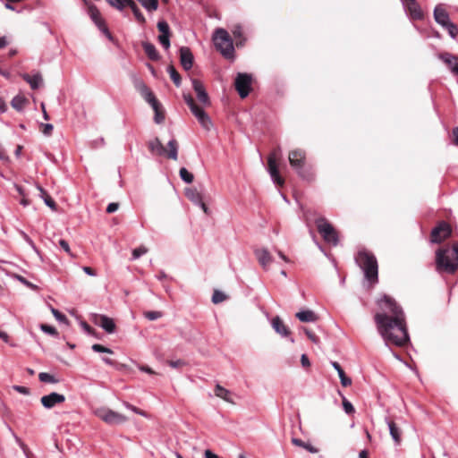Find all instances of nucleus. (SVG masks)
Wrapping results in <instances>:
<instances>
[{
  "mask_svg": "<svg viewBox=\"0 0 458 458\" xmlns=\"http://www.w3.org/2000/svg\"><path fill=\"white\" fill-rule=\"evenodd\" d=\"M183 99L191 111L198 106V105L195 103L193 98L190 94H183Z\"/></svg>",
  "mask_w": 458,
  "mask_h": 458,
  "instance_id": "48",
  "label": "nucleus"
},
{
  "mask_svg": "<svg viewBox=\"0 0 458 458\" xmlns=\"http://www.w3.org/2000/svg\"><path fill=\"white\" fill-rule=\"evenodd\" d=\"M51 311L57 321L68 324V319L64 314H63L62 312L54 308H52Z\"/></svg>",
  "mask_w": 458,
  "mask_h": 458,
  "instance_id": "43",
  "label": "nucleus"
},
{
  "mask_svg": "<svg viewBox=\"0 0 458 458\" xmlns=\"http://www.w3.org/2000/svg\"><path fill=\"white\" fill-rule=\"evenodd\" d=\"M83 271H84L87 275H89V276H96L95 271H94L91 267H83Z\"/></svg>",
  "mask_w": 458,
  "mask_h": 458,
  "instance_id": "59",
  "label": "nucleus"
},
{
  "mask_svg": "<svg viewBox=\"0 0 458 458\" xmlns=\"http://www.w3.org/2000/svg\"><path fill=\"white\" fill-rule=\"evenodd\" d=\"M403 6L412 20H421L423 13L416 0H403Z\"/></svg>",
  "mask_w": 458,
  "mask_h": 458,
  "instance_id": "19",
  "label": "nucleus"
},
{
  "mask_svg": "<svg viewBox=\"0 0 458 458\" xmlns=\"http://www.w3.org/2000/svg\"><path fill=\"white\" fill-rule=\"evenodd\" d=\"M134 87L148 103L156 98L152 91L142 80L135 79Z\"/></svg>",
  "mask_w": 458,
  "mask_h": 458,
  "instance_id": "23",
  "label": "nucleus"
},
{
  "mask_svg": "<svg viewBox=\"0 0 458 458\" xmlns=\"http://www.w3.org/2000/svg\"><path fill=\"white\" fill-rule=\"evenodd\" d=\"M272 327L277 334L284 337L290 334L288 327L284 324L279 317H276L272 319Z\"/></svg>",
  "mask_w": 458,
  "mask_h": 458,
  "instance_id": "28",
  "label": "nucleus"
},
{
  "mask_svg": "<svg viewBox=\"0 0 458 458\" xmlns=\"http://www.w3.org/2000/svg\"><path fill=\"white\" fill-rule=\"evenodd\" d=\"M216 48L227 59L233 58L234 47L229 33L222 28L216 29L213 37Z\"/></svg>",
  "mask_w": 458,
  "mask_h": 458,
  "instance_id": "4",
  "label": "nucleus"
},
{
  "mask_svg": "<svg viewBox=\"0 0 458 458\" xmlns=\"http://www.w3.org/2000/svg\"><path fill=\"white\" fill-rule=\"evenodd\" d=\"M142 6L148 12L156 11L158 7V0H145Z\"/></svg>",
  "mask_w": 458,
  "mask_h": 458,
  "instance_id": "41",
  "label": "nucleus"
},
{
  "mask_svg": "<svg viewBox=\"0 0 458 458\" xmlns=\"http://www.w3.org/2000/svg\"><path fill=\"white\" fill-rule=\"evenodd\" d=\"M438 58L446 64L454 75L458 76V55L444 52L438 55Z\"/></svg>",
  "mask_w": 458,
  "mask_h": 458,
  "instance_id": "17",
  "label": "nucleus"
},
{
  "mask_svg": "<svg viewBox=\"0 0 458 458\" xmlns=\"http://www.w3.org/2000/svg\"><path fill=\"white\" fill-rule=\"evenodd\" d=\"M38 379L43 383H49V384H56L59 382V379H57L53 375L47 373V372H40L38 374Z\"/></svg>",
  "mask_w": 458,
  "mask_h": 458,
  "instance_id": "38",
  "label": "nucleus"
},
{
  "mask_svg": "<svg viewBox=\"0 0 458 458\" xmlns=\"http://www.w3.org/2000/svg\"><path fill=\"white\" fill-rule=\"evenodd\" d=\"M59 245L66 253L72 255L69 243L65 240L60 239Z\"/></svg>",
  "mask_w": 458,
  "mask_h": 458,
  "instance_id": "49",
  "label": "nucleus"
},
{
  "mask_svg": "<svg viewBox=\"0 0 458 458\" xmlns=\"http://www.w3.org/2000/svg\"><path fill=\"white\" fill-rule=\"evenodd\" d=\"M343 407L347 414H352L355 411L353 405L344 396H343Z\"/></svg>",
  "mask_w": 458,
  "mask_h": 458,
  "instance_id": "46",
  "label": "nucleus"
},
{
  "mask_svg": "<svg viewBox=\"0 0 458 458\" xmlns=\"http://www.w3.org/2000/svg\"><path fill=\"white\" fill-rule=\"evenodd\" d=\"M191 83H192V88L197 95L198 100L203 106H209L210 99H209V97H208L202 82L197 79H192Z\"/></svg>",
  "mask_w": 458,
  "mask_h": 458,
  "instance_id": "16",
  "label": "nucleus"
},
{
  "mask_svg": "<svg viewBox=\"0 0 458 458\" xmlns=\"http://www.w3.org/2000/svg\"><path fill=\"white\" fill-rule=\"evenodd\" d=\"M454 142L458 146V126L453 130Z\"/></svg>",
  "mask_w": 458,
  "mask_h": 458,
  "instance_id": "61",
  "label": "nucleus"
},
{
  "mask_svg": "<svg viewBox=\"0 0 458 458\" xmlns=\"http://www.w3.org/2000/svg\"><path fill=\"white\" fill-rule=\"evenodd\" d=\"M255 255L259 262V264L267 269V267L273 261V258L269 251L267 249H260L255 250Z\"/></svg>",
  "mask_w": 458,
  "mask_h": 458,
  "instance_id": "24",
  "label": "nucleus"
},
{
  "mask_svg": "<svg viewBox=\"0 0 458 458\" xmlns=\"http://www.w3.org/2000/svg\"><path fill=\"white\" fill-rule=\"evenodd\" d=\"M65 401L64 394L53 392L49 394L41 397V403L46 409H51L58 403H62Z\"/></svg>",
  "mask_w": 458,
  "mask_h": 458,
  "instance_id": "18",
  "label": "nucleus"
},
{
  "mask_svg": "<svg viewBox=\"0 0 458 458\" xmlns=\"http://www.w3.org/2000/svg\"><path fill=\"white\" fill-rule=\"evenodd\" d=\"M205 458H219L216 454L211 452L210 450L205 451Z\"/></svg>",
  "mask_w": 458,
  "mask_h": 458,
  "instance_id": "64",
  "label": "nucleus"
},
{
  "mask_svg": "<svg viewBox=\"0 0 458 458\" xmlns=\"http://www.w3.org/2000/svg\"><path fill=\"white\" fill-rule=\"evenodd\" d=\"M150 152L157 156H166L168 158L177 160L178 158V143L176 140L172 139L168 141V150L163 146L158 138H155L148 144Z\"/></svg>",
  "mask_w": 458,
  "mask_h": 458,
  "instance_id": "5",
  "label": "nucleus"
},
{
  "mask_svg": "<svg viewBox=\"0 0 458 458\" xmlns=\"http://www.w3.org/2000/svg\"><path fill=\"white\" fill-rule=\"evenodd\" d=\"M143 315L146 318H148V320H151V321L157 320L163 317V313L161 311H156V310L145 311L143 313Z\"/></svg>",
  "mask_w": 458,
  "mask_h": 458,
  "instance_id": "42",
  "label": "nucleus"
},
{
  "mask_svg": "<svg viewBox=\"0 0 458 458\" xmlns=\"http://www.w3.org/2000/svg\"><path fill=\"white\" fill-rule=\"evenodd\" d=\"M169 366L174 368V369H177L179 367H181L182 365L184 364V361L182 360H170L168 362Z\"/></svg>",
  "mask_w": 458,
  "mask_h": 458,
  "instance_id": "54",
  "label": "nucleus"
},
{
  "mask_svg": "<svg viewBox=\"0 0 458 458\" xmlns=\"http://www.w3.org/2000/svg\"><path fill=\"white\" fill-rule=\"evenodd\" d=\"M233 35L235 38H241L242 35V28L240 26L235 27L233 30Z\"/></svg>",
  "mask_w": 458,
  "mask_h": 458,
  "instance_id": "57",
  "label": "nucleus"
},
{
  "mask_svg": "<svg viewBox=\"0 0 458 458\" xmlns=\"http://www.w3.org/2000/svg\"><path fill=\"white\" fill-rule=\"evenodd\" d=\"M305 334L309 337V339H310L314 344L318 343V338L316 336V335L312 331H310L309 329H305Z\"/></svg>",
  "mask_w": 458,
  "mask_h": 458,
  "instance_id": "52",
  "label": "nucleus"
},
{
  "mask_svg": "<svg viewBox=\"0 0 458 458\" xmlns=\"http://www.w3.org/2000/svg\"><path fill=\"white\" fill-rule=\"evenodd\" d=\"M215 395L223 399L224 401L233 403V401L231 398L232 393L228 389L223 387L221 385L216 384L215 386Z\"/></svg>",
  "mask_w": 458,
  "mask_h": 458,
  "instance_id": "31",
  "label": "nucleus"
},
{
  "mask_svg": "<svg viewBox=\"0 0 458 458\" xmlns=\"http://www.w3.org/2000/svg\"><path fill=\"white\" fill-rule=\"evenodd\" d=\"M268 173L273 182L282 186L284 184V179L279 174V170L276 165V153L274 152L269 155L267 158Z\"/></svg>",
  "mask_w": 458,
  "mask_h": 458,
  "instance_id": "14",
  "label": "nucleus"
},
{
  "mask_svg": "<svg viewBox=\"0 0 458 458\" xmlns=\"http://www.w3.org/2000/svg\"><path fill=\"white\" fill-rule=\"evenodd\" d=\"M296 317L301 322H314L317 319V316L312 310L300 311L296 313Z\"/></svg>",
  "mask_w": 458,
  "mask_h": 458,
  "instance_id": "34",
  "label": "nucleus"
},
{
  "mask_svg": "<svg viewBox=\"0 0 458 458\" xmlns=\"http://www.w3.org/2000/svg\"><path fill=\"white\" fill-rule=\"evenodd\" d=\"M28 102L29 100L24 96L17 95L12 99L11 106L15 110L21 112L23 110L24 106H26V104H28Z\"/></svg>",
  "mask_w": 458,
  "mask_h": 458,
  "instance_id": "33",
  "label": "nucleus"
},
{
  "mask_svg": "<svg viewBox=\"0 0 458 458\" xmlns=\"http://www.w3.org/2000/svg\"><path fill=\"white\" fill-rule=\"evenodd\" d=\"M292 443L297 446H300V447H302V448L308 450L311 454H316L318 452V450L316 447H314L311 444L305 443L301 439L293 438Z\"/></svg>",
  "mask_w": 458,
  "mask_h": 458,
  "instance_id": "36",
  "label": "nucleus"
},
{
  "mask_svg": "<svg viewBox=\"0 0 458 458\" xmlns=\"http://www.w3.org/2000/svg\"><path fill=\"white\" fill-rule=\"evenodd\" d=\"M40 328L43 332H45L48 335H55V336H56L58 335L57 330L52 326H49L47 324H42Z\"/></svg>",
  "mask_w": 458,
  "mask_h": 458,
  "instance_id": "45",
  "label": "nucleus"
},
{
  "mask_svg": "<svg viewBox=\"0 0 458 458\" xmlns=\"http://www.w3.org/2000/svg\"><path fill=\"white\" fill-rule=\"evenodd\" d=\"M185 195L192 203H194L197 206H199L206 214H208V208L203 202L202 195L198 191L197 189H186Z\"/></svg>",
  "mask_w": 458,
  "mask_h": 458,
  "instance_id": "20",
  "label": "nucleus"
},
{
  "mask_svg": "<svg viewBox=\"0 0 458 458\" xmlns=\"http://www.w3.org/2000/svg\"><path fill=\"white\" fill-rule=\"evenodd\" d=\"M141 45H142V47H143L146 55H148V57L150 60H152V61L159 60L160 55H159L156 47L152 43L148 42V41H143Z\"/></svg>",
  "mask_w": 458,
  "mask_h": 458,
  "instance_id": "29",
  "label": "nucleus"
},
{
  "mask_svg": "<svg viewBox=\"0 0 458 458\" xmlns=\"http://www.w3.org/2000/svg\"><path fill=\"white\" fill-rule=\"evenodd\" d=\"M193 115L197 118L200 125L206 129L209 130L212 126V122L208 114L199 106L191 110Z\"/></svg>",
  "mask_w": 458,
  "mask_h": 458,
  "instance_id": "22",
  "label": "nucleus"
},
{
  "mask_svg": "<svg viewBox=\"0 0 458 458\" xmlns=\"http://www.w3.org/2000/svg\"><path fill=\"white\" fill-rule=\"evenodd\" d=\"M155 112L154 121L156 123L160 124L165 121V113L161 109V104L158 102L157 98L152 99V101L148 102Z\"/></svg>",
  "mask_w": 458,
  "mask_h": 458,
  "instance_id": "27",
  "label": "nucleus"
},
{
  "mask_svg": "<svg viewBox=\"0 0 458 458\" xmlns=\"http://www.w3.org/2000/svg\"><path fill=\"white\" fill-rule=\"evenodd\" d=\"M227 299V296L219 290H215L212 295V302L218 304Z\"/></svg>",
  "mask_w": 458,
  "mask_h": 458,
  "instance_id": "40",
  "label": "nucleus"
},
{
  "mask_svg": "<svg viewBox=\"0 0 458 458\" xmlns=\"http://www.w3.org/2000/svg\"><path fill=\"white\" fill-rule=\"evenodd\" d=\"M377 304L384 310L374 318L379 334L386 344L403 346L409 342V335L402 308L388 295H384Z\"/></svg>",
  "mask_w": 458,
  "mask_h": 458,
  "instance_id": "1",
  "label": "nucleus"
},
{
  "mask_svg": "<svg viewBox=\"0 0 458 458\" xmlns=\"http://www.w3.org/2000/svg\"><path fill=\"white\" fill-rule=\"evenodd\" d=\"M451 233V228L445 222H440L437 226L431 231V242L435 243H440L446 239Z\"/></svg>",
  "mask_w": 458,
  "mask_h": 458,
  "instance_id": "12",
  "label": "nucleus"
},
{
  "mask_svg": "<svg viewBox=\"0 0 458 458\" xmlns=\"http://www.w3.org/2000/svg\"><path fill=\"white\" fill-rule=\"evenodd\" d=\"M81 327L89 335L94 334V330L91 328V327L85 321L81 322Z\"/></svg>",
  "mask_w": 458,
  "mask_h": 458,
  "instance_id": "55",
  "label": "nucleus"
},
{
  "mask_svg": "<svg viewBox=\"0 0 458 458\" xmlns=\"http://www.w3.org/2000/svg\"><path fill=\"white\" fill-rule=\"evenodd\" d=\"M14 187H15L16 191H18V193L20 194L21 197H24L26 195V192H25L24 189L21 186H20L18 184H15Z\"/></svg>",
  "mask_w": 458,
  "mask_h": 458,
  "instance_id": "60",
  "label": "nucleus"
},
{
  "mask_svg": "<svg viewBox=\"0 0 458 458\" xmlns=\"http://www.w3.org/2000/svg\"><path fill=\"white\" fill-rule=\"evenodd\" d=\"M180 63L185 71L191 69L193 64V55L189 47H182L180 48Z\"/></svg>",
  "mask_w": 458,
  "mask_h": 458,
  "instance_id": "21",
  "label": "nucleus"
},
{
  "mask_svg": "<svg viewBox=\"0 0 458 458\" xmlns=\"http://www.w3.org/2000/svg\"><path fill=\"white\" fill-rule=\"evenodd\" d=\"M98 415L103 421L110 425L123 424L127 421V418L124 415L110 409L99 411Z\"/></svg>",
  "mask_w": 458,
  "mask_h": 458,
  "instance_id": "10",
  "label": "nucleus"
},
{
  "mask_svg": "<svg viewBox=\"0 0 458 458\" xmlns=\"http://www.w3.org/2000/svg\"><path fill=\"white\" fill-rule=\"evenodd\" d=\"M331 364L333 368L337 371L342 386L344 387L351 386L352 379L345 375V372L344 371L341 365L337 361H332Z\"/></svg>",
  "mask_w": 458,
  "mask_h": 458,
  "instance_id": "30",
  "label": "nucleus"
},
{
  "mask_svg": "<svg viewBox=\"0 0 458 458\" xmlns=\"http://www.w3.org/2000/svg\"><path fill=\"white\" fill-rule=\"evenodd\" d=\"M7 110V106L3 98H0V113H4Z\"/></svg>",
  "mask_w": 458,
  "mask_h": 458,
  "instance_id": "62",
  "label": "nucleus"
},
{
  "mask_svg": "<svg viewBox=\"0 0 458 458\" xmlns=\"http://www.w3.org/2000/svg\"><path fill=\"white\" fill-rule=\"evenodd\" d=\"M316 225L318 233L321 234L325 242L333 246L338 244V235L335 228L324 217L316 219Z\"/></svg>",
  "mask_w": 458,
  "mask_h": 458,
  "instance_id": "8",
  "label": "nucleus"
},
{
  "mask_svg": "<svg viewBox=\"0 0 458 458\" xmlns=\"http://www.w3.org/2000/svg\"><path fill=\"white\" fill-rule=\"evenodd\" d=\"M180 177L181 179L187 182V183H191L193 182V179H194V176L191 173H190L186 168L184 167H182L180 169Z\"/></svg>",
  "mask_w": 458,
  "mask_h": 458,
  "instance_id": "39",
  "label": "nucleus"
},
{
  "mask_svg": "<svg viewBox=\"0 0 458 458\" xmlns=\"http://www.w3.org/2000/svg\"><path fill=\"white\" fill-rule=\"evenodd\" d=\"M91 348L96 352H105V353H109V354L113 353V351L111 349L105 347L98 344H93Z\"/></svg>",
  "mask_w": 458,
  "mask_h": 458,
  "instance_id": "47",
  "label": "nucleus"
},
{
  "mask_svg": "<svg viewBox=\"0 0 458 458\" xmlns=\"http://www.w3.org/2000/svg\"><path fill=\"white\" fill-rule=\"evenodd\" d=\"M22 79L28 82L32 89H38L43 84V78L39 72L33 75L28 73L21 74Z\"/></svg>",
  "mask_w": 458,
  "mask_h": 458,
  "instance_id": "25",
  "label": "nucleus"
},
{
  "mask_svg": "<svg viewBox=\"0 0 458 458\" xmlns=\"http://www.w3.org/2000/svg\"><path fill=\"white\" fill-rule=\"evenodd\" d=\"M128 3H129V7L131 9L137 21L141 24L145 23L146 19H145L144 15L142 14V13L140 12V10L139 9V7L137 6V4H135V2L132 0V1H128Z\"/></svg>",
  "mask_w": 458,
  "mask_h": 458,
  "instance_id": "35",
  "label": "nucleus"
},
{
  "mask_svg": "<svg viewBox=\"0 0 458 458\" xmlns=\"http://www.w3.org/2000/svg\"><path fill=\"white\" fill-rule=\"evenodd\" d=\"M0 160H8V156L5 154V151L1 145H0Z\"/></svg>",
  "mask_w": 458,
  "mask_h": 458,
  "instance_id": "63",
  "label": "nucleus"
},
{
  "mask_svg": "<svg viewBox=\"0 0 458 458\" xmlns=\"http://www.w3.org/2000/svg\"><path fill=\"white\" fill-rule=\"evenodd\" d=\"M357 264L363 270L365 278L372 284L378 281V267L376 257L366 250H360L355 258Z\"/></svg>",
  "mask_w": 458,
  "mask_h": 458,
  "instance_id": "3",
  "label": "nucleus"
},
{
  "mask_svg": "<svg viewBox=\"0 0 458 458\" xmlns=\"http://www.w3.org/2000/svg\"><path fill=\"white\" fill-rule=\"evenodd\" d=\"M148 252V249L145 246H140L132 250V259H137L142 255Z\"/></svg>",
  "mask_w": 458,
  "mask_h": 458,
  "instance_id": "44",
  "label": "nucleus"
},
{
  "mask_svg": "<svg viewBox=\"0 0 458 458\" xmlns=\"http://www.w3.org/2000/svg\"><path fill=\"white\" fill-rule=\"evenodd\" d=\"M89 14L96 26L108 38V39L112 40L113 37L106 26L104 20L101 18L100 12L96 5L90 4L89 6Z\"/></svg>",
  "mask_w": 458,
  "mask_h": 458,
  "instance_id": "11",
  "label": "nucleus"
},
{
  "mask_svg": "<svg viewBox=\"0 0 458 458\" xmlns=\"http://www.w3.org/2000/svg\"><path fill=\"white\" fill-rule=\"evenodd\" d=\"M434 19L437 23L445 29L452 38H456L458 27L450 21L449 14L443 4H437L434 9Z\"/></svg>",
  "mask_w": 458,
  "mask_h": 458,
  "instance_id": "6",
  "label": "nucleus"
},
{
  "mask_svg": "<svg viewBox=\"0 0 458 458\" xmlns=\"http://www.w3.org/2000/svg\"><path fill=\"white\" fill-rule=\"evenodd\" d=\"M386 424L389 428V433L396 445H399L402 441V430L401 428L391 420L386 419Z\"/></svg>",
  "mask_w": 458,
  "mask_h": 458,
  "instance_id": "26",
  "label": "nucleus"
},
{
  "mask_svg": "<svg viewBox=\"0 0 458 458\" xmlns=\"http://www.w3.org/2000/svg\"><path fill=\"white\" fill-rule=\"evenodd\" d=\"M252 76L249 73L239 72L235 78L234 86L242 98H245L250 91Z\"/></svg>",
  "mask_w": 458,
  "mask_h": 458,
  "instance_id": "9",
  "label": "nucleus"
},
{
  "mask_svg": "<svg viewBox=\"0 0 458 458\" xmlns=\"http://www.w3.org/2000/svg\"><path fill=\"white\" fill-rule=\"evenodd\" d=\"M157 29L160 31L158 41L165 49L170 47V27L165 21H159L157 22Z\"/></svg>",
  "mask_w": 458,
  "mask_h": 458,
  "instance_id": "15",
  "label": "nucleus"
},
{
  "mask_svg": "<svg viewBox=\"0 0 458 458\" xmlns=\"http://www.w3.org/2000/svg\"><path fill=\"white\" fill-rule=\"evenodd\" d=\"M118 208H119L118 203L112 202V203L108 204V206L106 208V212L109 214L114 213L118 209Z\"/></svg>",
  "mask_w": 458,
  "mask_h": 458,
  "instance_id": "53",
  "label": "nucleus"
},
{
  "mask_svg": "<svg viewBox=\"0 0 458 458\" xmlns=\"http://www.w3.org/2000/svg\"><path fill=\"white\" fill-rule=\"evenodd\" d=\"M301 365L305 368L310 367V360L306 354L301 355Z\"/></svg>",
  "mask_w": 458,
  "mask_h": 458,
  "instance_id": "56",
  "label": "nucleus"
},
{
  "mask_svg": "<svg viewBox=\"0 0 458 458\" xmlns=\"http://www.w3.org/2000/svg\"><path fill=\"white\" fill-rule=\"evenodd\" d=\"M13 388L17 391L20 394H29L30 389L28 387L22 386H13Z\"/></svg>",
  "mask_w": 458,
  "mask_h": 458,
  "instance_id": "50",
  "label": "nucleus"
},
{
  "mask_svg": "<svg viewBox=\"0 0 458 458\" xmlns=\"http://www.w3.org/2000/svg\"><path fill=\"white\" fill-rule=\"evenodd\" d=\"M167 72L176 87L181 86V76L173 65L167 67Z\"/></svg>",
  "mask_w": 458,
  "mask_h": 458,
  "instance_id": "37",
  "label": "nucleus"
},
{
  "mask_svg": "<svg viewBox=\"0 0 458 458\" xmlns=\"http://www.w3.org/2000/svg\"><path fill=\"white\" fill-rule=\"evenodd\" d=\"M37 190L39 191V197L43 199L45 204L49 207L52 210H56V203L48 195V193L39 185H36Z\"/></svg>",
  "mask_w": 458,
  "mask_h": 458,
  "instance_id": "32",
  "label": "nucleus"
},
{
  "mask_svg": "<svg viewBox=\"0 0 458 458\" xmlns=\"http://www.w3.org/2000/svg\"><path fill=\"white\" fill-rule=\"evenodd\" d=\"M289 163L291 166L296 171V173L301 176V178L305 180L310 179V174L306 169L305 166V160L306 156L305 152L301 149H295L289 153Z\"/></svg>",
  "mask_w": 458,
  "mask_h": 458,
  "instance_id": "7",
  "label": "nucleus"
},
{
  "mask_svg": "<svg viewBox=\"0 0 458 458\" xmlns=\"http://www.w3.org/2000/svg\"><path fill=\"white\" fill-rule=\"evenodd\" d=\"M436 267L438 272L454 273L458 268V243L440 248L436 252Z\"/></svg>",
  "mask_w": 458,
  "mask_h": 458,
  "instance_id": "2",
  "label": "nucleus"
},
{
  "mask_svg": "<svg viewBox=\"0 0 458 458\" xmlns=\"http://www.w3.org/2000/svg\"><path fill=\"white\" fill-rule=\"evenodd\" d=\"M92 321L108 334H113L115 331L114 321L106 315L93 314Z\"/></svg>",
  "mask_w": 458,
  "mask_h": 458,
  "instance_id": "13",
  "label": "nucleus"
},
{
  "mask_svg": "<svg viewBox=\"0 0 458 458\" xmlns=\"http://www.w3.org/2000/svg\"><path fill=\"white\" fill-rule=\"evenodd\" d=\"M42 127H43V130H42V132L48 136L51 134L52 131H53V125L51 123H45V124H42Z\"/></svg>",
  "mask_w": 458,
  "mask_h": 458,
  "instance_id": "51",
  "label": "nucleus"
},
{
  "mask_svg": "<svg viewBox=\"0 0 458 458\" xmlns=\"http://www.w3.org/2000/svg\"><path fill=\"white\" fill-rule=\"evenodd\" d=\"M123 405H124L127 409H129V410L132 411H133V412H135V413H136V412H140V409H138L137 407H135V406L131 405V403H127V402H124V403H123Z\"/></svg>",
  "mask_w": 458,
  "mask_h": 458,
  "instance_id": "58",
  "label": "nucleus"
}]
</instances>
